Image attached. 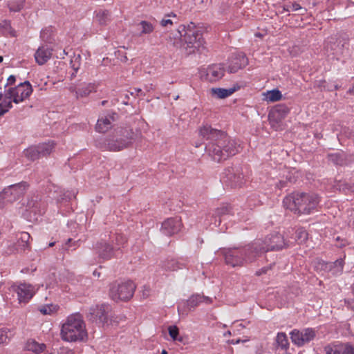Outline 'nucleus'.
Segmentation results:
<instances>
[{
  "label": "nucleus",
  "mask_w": 354,
  "mask_h": 354,
  "mask_svg": "<svg viewBox=\"0 0 354 354\" xmlns=\"http://www.w3.org/2000/svg\"><path fill=\"white\" fill-rule=\"evenodd\" d=\"M287 181L286 180H279L278 183L275 184L276 187L278 189H282L286 186Z\"/></svg>",
  "instance_id": "603ef678"
},
{
  "label": "nucleus",
  "mask_w": 354,
  "mask_h": 354,
  "mask_svg": "<svg viewBox=\"0 0 354 354\" xmlns=\"http://www.w3.org/2000/svg\"><path fill=\"white\" fill-rule=\"evenodd\" d=\"M113 118L110 115L102 117L98 119L95 129L100 133H105L111 127Z\"/></svg>",
  "instance_id": "7c9ffc66"
},
{
  "label": "nucleus",
  "mask_w": 354,
  "mask_h": 354,
  "mask_svg": "<svg viewBox=\"0 0 354 354\" xmlns=\"http://www.w3.org/2000/svg\"><path fill=\"white\" fill-rule=\"evenodd\" d=\"M135 290L136 285L131 281H116L110 286L109 296L113 301H126L133 297Z\"/></svg>",
  "instance_id": "0eeeda50"
},
{
  "label": "nucleus",
  "mask_w": 354,
  "mask_h": 354,
  "mask_svg": "<svg viewBox=\"0 0 354 354\" xmlns=\"http://www.w3.org/2000/svg\"><path fill=\"white\" fill-rule=\"evenodd\" d=\"M308 232L304 228H299L296 231V240L299 243H302L308 239Z\"/></svg>",
  "instance_id": "79ce46f5"
},
{
  "label": "nucleus",
  "mask_w": 354,
  "mask_h": 354,
  "mask_svg": "<svg viewBox=\"0 0 354 354\" xmlns=\"http://www.w3.org/2000/svg\"><path fill=\"white\" fill-rule=\"evenodd\" d=\"M37 198L35 200H30L27 203V207L28 208H33L37 206Z\"/></svg>",
  "instance_id": "3c124183"
},
{
  "label": "nucleus",
  "mask_w": 354,
  "mask_h": 354,
  "mask_svg": "<svg viewBox=\"0 0 354 354\" xmlns=\"http://www.w3.org/2000/svg\"><path fill=\"white\" fill-rule=\"evenodd\" d=\"M201 303H205L207 304H211L212 303V299L209 297L197 294L192 295L187 301V307L189 309L195 308Z\"/></svg>",
  "instance_id": "bb28decb"
},
{
  "label": "nucleus",
  "mask_w": 354,
  "mask_h": 354,
  "mask_svg": "<svg viewBox=\"0 0 354 354\" xmlns=\"http://www.w3.org/2000/svg\"><path fill=\"white\" fill-rule=\"evenodd\" d=\"M128 93H129V95L133 96V97H136V96H139V95H144L142 89L140 88H133V89H131L130 91H128Z\"/></svg>",
  "instance_id": "09e8293b"
},
{
  "label": "nucleus",
  "mask_w": 354,
  "mask_h": 354,
  "mask_svg": "<svg viewBox=\"0 0 354 354\" xmlns=\"http://www.w3.org/2000/svg\"><path fill=\"white\" fill-rule=\"evenodd\" d=\"M238 88L233 87L230 88H212L210 89L209 93L212 96L218 99H224L231 95L234 92L237 90Z\"/></svg>",
  "instance_id": "c756f323"
},
{
  "label": "nucleus",
  "mask_w": 354,
  "mask_h": 354,
  "mask_svg": "<svg viewBox=\"0 0 354 354\" xmlns=\"http://www.w3.org/2000/svg\"><path fill=\"white\" fill-rule=\"evenodd\" d=\"M226 182L232 187H240L244 183L243 175L239 169L231 168L225 172Z\"/></svg>",
  "instance_id": "6ab92c4d"
},
{
  "label": "nucleus",
  "mask_w": 354,
  "mask_h": 354,
  "mask_svg": "<svg viewBox=\"0 0 354 354\" xmlns=\"http://www.w3.org/2000/svg\"><path fill=\"white\" fill-rule=\"evenodd\" d=\"M60 335L64 341L69 342L86 339L87 332L82 317L78 313L68 316L62 326Z\"/></svg>",
  "instance_id": "7ed1b4c3"
},
{
  "label": "nucleus",
  "mask_w": 354,
  "mask_h": 354,
  "mask_svg": "<svg viewBox=\"0 0 354 354\" xmlns=\"http://www.w3.org/2000/svg\"><path fill=\"white\" fill-rule=\"evenodd\" d=\"M28 187L26 182H21L15 185H12L5 188L3 191L6 202L12 203L23 195Z\"/></svg>",
  "instance_id": "f8f14e48"
},
{
  "label": "nucleus",
  "mask_w": 354,
  "mask_h": 354,
  "mask_svg": "<svg viewBox=\"0 0 354 354\" xmlns=\"http://www.w3.org/2000/svg\"><path fill=\"white\" fill-rule=\"evenodd\" d=\"M161 354H167V351L163 350L161 353Z\"/></svg>",
  "instance_id": "774afa93"
},
{
  "label": "nucleus",
  "mask_w": 354,
  "mask_h": 354,
  "mask_svg": "<svg viewBox=\"0 0 354 354\" xmlns=\"http://www.w3.org/2000/svg\"><path fill=\"white\" fill-rule=\"evenodd\" d=\"M71 65L75 72H77L81 65V56L80 55H74L71 58Z\"/></svg>",
  "instance_id": "37998d69"
},
{
  "label": "nucleus",
  "mask_w": 354,
  "mask_h": 354,
  "mask_svg": "<svg viewBox=\"0 0 354 354\" xmlns=\"http://www.w3.org/2000/svg\"><path fill=\"white\" fill-rule=\"evenodd\" d=\"M182 28V26H181ZM183 35L181 33L180 27L175 32H170L167 38V44L169 47H173L176 50H179L183 53Z\"/></svg>",
  "instance_id": "412c9836"
},
{
  "label": "nucleus",
  "mask_w": 354,
  "mask_h": 354,
  "mask_svg": "<svg viewBox=\"0 0 354 354\" xmlns=\"http://www.w3.org/2000/svg\"><path fill=\"white\" fill-rule=\"evenodd\" d=\"M291 8H292V10H294V11H297V10H299L301 9V6H300L299 3H296V2H294V3L291 5Z\"/></svg>",
  "instance_id": "6e6d98bb"
},
{
  "label": "nucleus",
  "mask_w": 354,
  "mask_h": 354,
  "mask_svg": "<svg viewBox=\"0 0 354 354\" xmlns=\"http://www.w3.org/2000/svg\"><path fill=\"white\" fill-rule=\"evenodd\" d=\"M57 310V307L53 305H47L40 307L39 311L43 315H50L53 312Z\"/></svg>",
  "instance_id": "a18cd8bd"
},
{
  "label": "nucleus",
  "mask_w": 354,
  "mask_h": 354,
  "mask_svg": "<svg viewBox=\"0 0 354 354\" xmlns=\"http://www.w3.org/2000/svg\"><path fill=\"white\" fill-rule=\"evenodd\" d=\"M344 265V261L342 259H339L333 263L319 261L316 269L330 272L333 276H338L342 273Z\"/></svg>",
  "instance_id": "ddd939ff"
},
{
  "label": "nucleus",
  "mask_w": 354,
  "mask_h": 354,
  "mask_svg": "<svg viewBox=\"0 0 354 354\" xmlns=\"http://www.w3.org/2000/svg\"><path fill=\"white\" fill-rule=\"evenodd\" d=\"M111 307L108 304L95 305L89 309L88 318L102 327L112 325L115 321L113 317L109 315Z\"/></svg>",
  "instance_id": "6e6552de"
},
{
  "label": "nucleus",
  "mask_w": 354,
  "mask_h": 354,
  "mask_svg": "<svg viewBox=\"0 0 354 354\" xmlns=\"http://www.w3.org/2000/svg\"><path fill=\"white\" fill-rule=\"evenodd\" d=\"M97 86L94 83H81L78 86H71L69 91L75 93L77 99L86 97L90 93L96 91Z\"/></svg>",
  "instance_id": "f3484780"
},
{
  "label": "nucleus",
  "mask_w": 354,
  "mask_h": 354,
  "mask_svg": "<svg viewBox=\"0 0 354 354\" xmlns=\"http://www.w3.org/2000/svg\"><path fill=\"white\" fill-rule=\"evenodd\" d=\"M25 0H12L8 4L9 9L12 12H19L24 8Z\"/></svg>",
  "instance_id": "a19ab883"
},
{
  "label": "nucleus",
  "mask_w": 354,
  "mask_h": 354,
  "mask_svg": "<svg viewBox=\"0 0 354 354\" xmlns=\"http://www.w3.org/2000/svg\"><path fill=\"white\" fill-rule=\"evenodd\" d=\"M137 26L139 28V30H140V36L151 34L154 30L153 24L147 21H141L140 23L137 24Z\"/></svg>",
  "instance_id": "c9c22d12"
},
{
  "label": "nucleus",
  "mask_w": 354,
  "mask_h": 354,
  "mask_svg": "<svg viewBox=\"0 0 354 354\" xmlns=\"http://www.w3.org/2000/svg\"><path fill=\"white\" fill-rule=\"evenodd\" d=\"M224 67L222 64H213L207 68V79L210 82H215L224 75Z\"/></svg>",
  "instance_id": "5701e85b"
},
{
  "label": "nucleus",
  "mask_w": 354,
  "mask_h": 354,
  "mask_svg": "<svg viewBox=\"0 0 354 354\" xmlns=\"http://www.w3.org/2000/svg\"><path fill=\"white\" fill-rule=\"evenodd\" d=\"M239 342H240V340H239V339H238V340H234V342L232 340V341L231 342V344H238Z\"/></svg>",
  "instance_id": "338daca9"
},
{
  "label": "nucleus",
  "mask_w": 354,
  "mask_h": 354,
  "mask_svg": "<svg viewBox=\"0 0 354 354\" xmlns=\"http://www.w3.org/2000/svg\"><path fill=\"white\" fill-rule=\"evenodd\" d=\"M252 244L258 257L270 250H281L286 246L283 236L278 232L270 234L265 240H257Z\"/></svg>",
  "instance_id": "423d86ee"
},
{
  "label": "nucleus",
  "mask_w": 354,
  "mask_h": 354,
  "mask_svg": "<svg viewBox=\"0 0 354 354\" xmlns=\"http://www.w3.org/2000/svg\"><path fill=\"white\" fill-rule=\"evenodd\" d=\"M120 61L122 62H127L128 60V58L125 54L122 55L121 57L120 58Z\"/></svg>",
  "instance_id": "bf43d9fd"
},
{
  "label": "nucleus",
  "mask_w": 354,
  "mask_h": 354,
  "mask_svg": "<svg viewBox=\"0 0 354 354\" xmlns=\"http://www.w3.org/2000/svg\"><path fill=\"white\" fill-rule=\"evenodd\" d=\"M181 220L178 217L170 218L162 223L161 231L167 236L178 233L181 228Z\"/></svg>",
  "instance_id": "dca6fc26"
},
{
  "label": "nucleus",
  "mask_w": 354,
  "mask_h": 354,
  "mask_svg": "<svg viewBox=\"0 0 354 354\" xmlns=\"http://www.w3.org/2000/svg\"><path fill=\"white\" fill-rule=\"evenodd\" d=\"M93 274L95 277H100V273L99 272H97V270H95Z\"/></svg>",
  "instance_id": "680f3d73"
},
{
  "label": "nucleus",
  "mask_w": 354,
  "mask_h": 354,
  "mask_svg": "<svg viewBox=\"0 0 354 354\" xmlns=\"http://www.w3.org/2000/svg\"><path fill=\"white\" fill-rule=\"evenodd\" d=\"M199 134L203 138L210 140L205 149L215 161L225 160L239 152V145L223 131L204 125L200 129Z\"/></svg>",
  "instance_id": "f257e3e1"
},
{
  "label": "nucleus",
  "mask_w": 354,
  "mask_h": 354,
  "mask_svg": "<svg viewBox=\"0 0 354 354\" xmlns=\"http://www.w3.org/2000/svg\"><path fill=\"white\" fill-rule=\"evenodd\" d=\"M173 17L174 18H176V14H174V13H173V12H171V13H170V14H169V15H167L166 16V17Z\"/></svg>",
  "instance_id": "e2e57ef3"
},
{
  "label": "nucleus",
  "mask_w": 354,
  "mask_h": 354,
  "mask_svg": "<svg viewBox=\"0 0 354 354\" xmlns=\"http://www.w3.org/2000/svg\"><path fill=\"white\" fill-rule=\"evenodd\" d=\"M16 81L15 75H10L7 80V84H13Z\"/></svg>",
  "instance_id": "4d7b16f0"
},
{
  "label": "nucleus",
  "mask_w": 354,
  "mask_h": 354,
  "mask_svg": "<svg viewBox=\"0 0 354 354\" xmlns=\"http://www.w3.org/2000/svg\"><path fill=\"white\" fill-rule=\"evenodd\" d=\"M1 26L4 28H8L10 26V24L7 21H3L2 23H0V27Z\"/></svg>",
  "instance_id": "13d9d810"
},
{
  "label": "nucleus",
  "mask_w": 354,
  "mask_h": 354,
  "mask_svg": "<svg viewBox=\"0 0 354 354\" xmlns=\"http://www.w3.org/2000/svg\"><path fill=\"white\" fill-rule=\"evenodd\" d=\"M324 351L325 354H354V348L348 343H331L324 346Z\"/></svg>",
  "instance_id": "4468645a"
},
{
  "label": "nucleus",
  "mask_w": 354,
  "mask_h": 354,
  "mask_svg": "<svg viewBox=\"0 0 354 354\" xmlns=\"http://www.w3.org/2000/svg\"><path fill=\"white\" fill-rule=\"evenodd\" d=\"M53 51L50 44H41L35 53V62L40 66L45 64L52 57Z\"/></svg>",
  "instance_id": "2eb2a0df"
},
{
  "label": "nucleus",
  "mask_w": 354,
  "mask_h": 354,
  "mask_svg": "<svg viewBox=\"0 0 354 354\" xmlns=\"http://www.w3.org/2000/svg\"><path fill=\"white\" fill-rule=\"evenodd\" d=\"M232 214V208L229 206H221L215 209L213 216L216 218L215 224L218 222L220 225L223 219H225L227 216Z\"/></svg>",
  "instance_id": "2f4dec72"
},
{
  "label": "nucleus",
  "mask_w": 354,
  "mask_h": 354,
  "mask_svg": "<svg viewBox=\"0 0 354 354\" xmlns=\"http://www.w3.org/2000/svg\"><path fill=\"white\" fill-rule=\"evenodd\" d=\"M24 155L28 159L30 160H35L41 158L37 145L32 146L26 149L24 151Z\"/></svg>",
  "instance_id": "e433bc0d"
},
{
  "label": "nucleus",
  "mask_w": 354,
  "mask_h": 354,
  "mask_svg": "<svg viewBox=\"0 0 354 354\" xmlns=\"http://www.w3.org/2000/svg\"><path fill=\"white\" fill-rule=\"evenodd\" d=\"M263 100L268 102H274L279 101L282 98V94L278 89H272L263 93Z\"/></svg>",
  "instance_id": "473e14b6"
},
{
  "label": "nucleus",
  "mask_w": 354,
  "mask_h": 354,
  "mask_svg": "<svg viewBox=\"0 0 354 354\" xmlns=\"http://www.w3.org/2000/svg\"><path fill=\"white\" fill-rule=\"evenodd\" d=\"M319 202L313 193L294 192L284 198L283 203L286 209L297 214H310Z\"/></svg>",
  "instance_id": "f03ea898"
},
{
  "label": "nucleus",
  "mask_w": 354,
  "mask_h": 354,
  "mask_svg": "<svg viewBox=\"0 0 354 354\" xmlns=\"http://www.w3.org/2000/svg\"><path fill=\"white\" fill-rule=\"evenodd\" d=\"M30 236L28 232H22L19 234L17 242L10 249V252L23 253L30 250Z\"/></svg>",
  "instance_id": "a211bd4d"
},
{
  "label": "nucleus",
  "mask_w": 354,
  "mask_h": 354,
  "mask_svg": "<svg viewBox=\"0 0 354 354\" xmlns=\"http://www.w3.org/2000/svg\"><path fill=\"white\" fill-rule=\"evenodd\" d=\"M13 291L16 292L19 303H27L35 294L38 288L29 283H20L12 286Z\"/></svg>",
  "instance_id": "9b49d317"
},
{
  "label": "nucleus",
  "mask_w": 354,
  "mask_h": 354,
  "mask_svg": "<svg viewBox=\"0 0 354 354\" xmlns=\"http://www.w3.org/2000/svg\"><path fill=\"white\" fill-rule=\"evenodd\" d=\"M276 345L282 350H286L289 347V342L285 333H278L275 339Z\"/></svg>",
  "instance_id": "f704fd0d"
},
{
  "label": "nucleus",
  "mask_w": 354,
  "mask_h": 354,
  "mask_svg": "<svg viewBox=\"0 0 354 354\" xmlns=\"http://www.w3.org/2000/svg\"><path fill=\"white\" fill-rule=\"evenodd\" d=\"M55 146L54 141H48L47 142L40 143L37 145L41 157L46 156L51 153Z\"/></svg>",
  "instance_id": "72a5a7b5"
},
{
  "label": "nucleus",
  "mask_w": 354,
  "mask_h": 354,
  "mask_svg": "<svg viewBox=\"0 0 354 354\" xmlns=\"http://www.w3.org/2000/svg\"><path fill=\"white\" fill-rule=\"evenodd\" d=\"M182 30L185 31L183 41V54L189 55L203 48L204 41L199 30L189 26L186 30L185 26H182Z\"/></svg>",
  "instance_id": "39448f33"
},
{
  "label": "nucleus",
  "mask_w": 354,
  "mask_h": 354,
  "mask_svg": "<svg viewBox=\"0 0 354 354\" xmlns=\"http://www.w3.org/2000/svg\"><path fill=\"white\" fill-rule=\"evenodd\" d=\"M3 193L0 194V208L3 207L6 203H7Z\"/></svg>",
  "instance_id": "864d4df0"
},
{
  "label": "nucleus",
  "mask_w": 354,
  "mask_h": 354,
  "mask_svg": "<svg viewBox=\"0 0 354 354\" xmlns=\"http://www.w3.org/2000/svg\"><path fill=\"white\" fill-rule=\"evenodd\" d=\"M12 95L13 102L18 104L28 98L32 92V88L28 81L20 83L15 88L8 89Z\"/></svg>",
  "instance_id": "1a4fd4ad"
},
{
  "label": "nucleus",
  "mask_w": 354,
  "mask_h": 354,
  "mask_svg": "<svg viewBox=\"0 0 354 354\" xmlns=\"http://www.w3.org/2000/svg\"><path fill=\"white\" fill-rule=\"evenodd\" d=\"M349 93L354 95V86L349 90Z\"/></svg>",
  "instance_id": "0e129e2a"
},
{
  "label": "nucleus",
  "mask_w": 354,
  "mask_h": 354,
  "mask_svg": "<svg viewBox=\"0 0 354 354\" xmlns=\"http://www.w3.org/2000/svg\"><path fill=\"white\" fill-rule=\"evenodd\" d=\"M120 137L115 131L111 137L109 138L106 140V148L109 151H118L124 148H127V142L124 140H120Z\"/></svg>",
  "instance_id": "4be33fe9"
},
{
  "label": "nucleus",
  "mask_w": 354,
  "mask_h": 354,
  "mask_svg": "<svg viewBox=\"0 0 354 354\" xmlns=\"http://www.w3.org/2000/svg\"><path fill=\"white\" fill-rule=\"evenodd\" d=\"M169 334L170 337L173 339V340H177L178 339V328L176 326H171L168 328Z\"/></svg>",
  "instance_id": "49530a36"
},
{
  "label": "nucleus",
  "mask_w": 354,
  "mask_h": 354,
  "mask_svg": "<svg viewBox=\"0 0 354 354\" xmlns=\"http://www.w3.org/2000/svg\"><path fill=\"white\" fill-rule=\"evenodd\" d=\"M329 160L335 165H342L346 163L345 155L342 152H337L328 155Z\"/></svg>",
  "instance_id": "58836bf2"
},
{
  "label": "nucleus",
  "mask_w": 354,
  "mask_h": 354,
  "mask_svg": "<svg viewBox=\"0 0 354 354\" xmlns=\"http://www.w3.org/2000/svg\"><path fill=\"white\" fill-rule=\"evenodd\" d=\"M292 342L298 346H301L313 340L316 334L312 328H306L302 330H293L290 333Z\"/></svg>",
  "instance_id": "9d476101"
},
{
  "label": "nucleus",
  "mask_w": 354,
  "mask_h": 354,
  "mask_svg": "<svg viewBox=\"0 0 354 354\" xmlns=\"http://www.w3.org/2000/svg\"><path fill=\"white\" fill-rule=\"evenodd\" d=\"M13 97L9 90L6 91L4 94L0 93V116L7 113L12 107Z\"/></svg>",
  "instance_id": "393cba45"
},
{
  "label": "nucleus",
  "mask_w": 354,
  "mask_h": 354,
  "mask_svg": "<svg viewBox=\"0 0 354 354\" xmlns=\"http://www.w3.org/2000/svg\"><path fill=\"white\" fill-rule=\"evenodd\" d=\"M173 24H174V21L171 19H170L163 18L160 21V25L162 27H167L169 26H172Z\"/></svg>",
  "instance_id": "8fccbe9b"
},
{
  "label": "nucleus",
  "mask_w": 354,
  "mask_h": 354,
  "mask_svg": "<svg viewBox=\"0 0 354 354\" xmlns=\"http://www.w3.org/2000/svg\"><path fill=\"white\" fill-rule=\"evenodd\" d=\"M239 342H240V340H239V339H238V340H234V342L232 340V341L231 342V344H238Z\"/></svg>",
  "instance_id": "69168bd1"
},
{
  "label": "nucleus",
  "mask_w": 354,
  "mask_h": 354,
  "mask_svg": "<svg viewBox=\"0 0 354 354\" xmlns=\"http://www.w3.org/2000/svg\"><path fill=\"white\" fill-rule=\"evenodd\" d=\"M248 59L243 54H239L235 57L232 58L227 67V71L230 73H234L239 69L246 66Z\"/></svg>",
  "instance_id": "a878e982"
},
{
  "label": "nucleus",
  "mask_w": 354,
  "mask_h": 354,
  "mask_svg": "<svg viewBox=\"0 0 354 354\" xmlns=\"http://www.w3.org/2000/svg\"><path fill=\"white\" fill-rule=\"evenodd\" d=\"M111 21L110 13L108 10H99L95 12L93 23L100 26H106Z\"/></svg>",
  "instance_id": "cd10ccee"
},
{
  "label": "nucleus",
  "mask_w": 354,
  "mask_h": 354,
  "mask_svg": "<svg viewBox=\"0 0 354 354\" xmlns=\"http://www.w3.org/2000/svg\"><path fill=\"white\" fill-rule=\"evenodd\" d=\"M95 250L99 258L103 260L110 259L113 256V248L106 242L97 243Z\"/></svg>",
  "instance_id": "b1692460"
},
{
  "label": "nucleus",
  "mask_w": 354,
  "mask_h": 354,
  "mask_svg": "<svg viewBox=\"0 0 354 354\" xmlns=\"http://www.w3.org/2000/svg\"><path fill=\"white\" fill-rule=\"evenodd\" d=\"M266 268H263L261 269V270H259L257 272L256 274L259 276L263 273H266Z\"/></svg>",
  "instance_id": "052dcab7"
},
{
  "label": "nucleus",
  "mask_w": 354,
  "mask_h": 354,
  "mask_svg": "<svg viewBox=\"0 0 354 354\" xmlns=\"http://www.w3.org/2000/svg\"><path fill=\"white\" fill-rule=\"evenodd\" d=\"M116 131L118 136L120 138V140L127 142V147L136 141L140 135V132L139 131H133L129 128H121L116 130Z\"/></svg>",
  "instance_id": "aec40b11"
},
{
  "label": "nucleus",
  "mask_w": 354,
  "mask_h": 354,
  "mask_svg": "<svg viewBox=\"0 0 354 354\" xmlns=\"http://www.w3.org/2000/svg\"><path fill=\"white\" fill-rule=\"evenodd\" d=\"M227 265L232 267L244 266L254 261L257 254L254 252L253 244L248 245L243 248H228L222 251Z\"/></svg>",
  "instance_id": "20e7f679"
},
{
  "label": "nucleus",
  "mask_w": 354,
  "mask_h": 354,
  "mask_svg": "<svg viewBox=\"0 0 354 354\" xmlns=\"http://www.w3.org/2000/svg\"><path fill=\"white\" fill-rule=\"evenodd\" d=\"M8 330L5 328L0 329V344L6 343L8 339Z\"/></svg>",
  "instance_id": "de8ad7c7"
},
{
  "label": "nucleus",
  "mask_w": 354,
  "mask_h": 354,
  "mask_svg": "<svg viewBox=\"0 0 354 354\" xmlns=\"http://www.w3.org/2000/svg\"><path fill=\"white\" fill-rule=\"evenodd\" d=\"M183 264L178 260L170 259L163 263L162 267L165 270L175 271L183 268Z\"/></svg>",
  "instance_id": "4c0bfd02"
},
{
  "label": "nucleus",
  "mask_w": 354,
  "mask_h": 354,
  "mask_svg": "<svg viewBox=\"0 0 354 354\" xmlns=\"http://www.w3.org/2000/svg\"><path fill=\"white\" fill-rule=\"evenodd\" d=\"M53 29L52 27H47L41 31L40 37L44 44H50L53 39Z\"/></svg>",
  "instance_id": "ea45409f"
},
{
  "label": "nucleus",
  "mask_w": 354,
  "mask_h": 354,
  "mask_svg": "<svg viewBox=\"0 0 354 354\" xmlns=\"http://www.w3.org/2000/svg\"><path fill=\"white\" fill-rule=\"evenodd\" d=\"M344 43H342V41H339L337 44H334L333 46L331 47L334 51L333 54L336 55H342L344 53Z\"/></svg>",
  "instance_id": "c03bdc74"
},
{
  "label": "nucleus",
  "mask_w": 354,
  "mask_h": 354,
  "mask_svg": "<svg viewBox=\"0 0 354 354\" xmlns=\"http://www.w3.org/2000/svg\"><path fill=\"white\" fill-rule=\"evenodd\" d=\"M46 348V345L39 343L33 339H28L25 344V349L35 354L43 353Z\"/></svg>",
  "instance_id": "c85d7f7f"
},
{
  "label": "nucleus",
  "mask_w": 354,
  "mask_h": 354,
  "mask_svg": "<svg viewBox=\"0 0 354 354\" xmlns=\"http://www.w3.org/2000/svg\"><path fill=\"white\" fill-rule=\"evenodd\" d=\"M59 354H74V352L67 348H64L61 350Z\"/></svg>",
  "instance_id": "5fc2aeb1"
}]
</instances>
